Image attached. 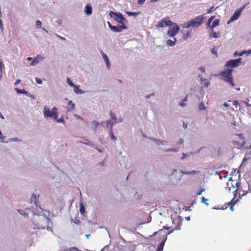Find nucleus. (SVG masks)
Here are the masks:
<instances>
[{
  "instance_id": "f257e3e1",
  "label": "nucleus",
  "mask_w": 251,
  "mask_h": 251,
  "mask_svg": "<svg viewBox=\"0 0 251 251\" xmlns=\"http://www.w3.org/2000/svg\"><path fill=\"white\" fill-rule=\"evenodd\" d=\"M173 223L174 224H177L176 226H175L172 230L169 232L165 231V229L169 230L170 226H164L162 229L159 230L157 232H154L153 235L158 234L160 236L159 240L166 241L167 239V235L173 232L175 230H180L182 226V221L179 219H176L173 220Z\"/></svg>"
},
{
  "instance_id": "f03ea898",
  "label": "nucleus",
  "mask_w": 251,
  "mask_h": 251,
  "mask_svg": "<svg viewBox=\"0 0 251 251\" xmlns=\"http://www.w3.org/2000/svg\"><path fill=\"white\" fill-rule=\"evenodd\" d=\"M203 15H199L194 19L189 20L183 24L182 25V27L183 28H189L190 27H198L203 23Z\"/></svg>"
},
{
  "instance_id": "7ed1b4c3",
  "label": "nucleus",
  "mask_w": 251,
  "mask_h": 251,
  "mask_svg": "<svg viewBox=\"0 0 251 251\" xmlns=\"http://www.w3.org/2000/svg\"><path fill=\"white\" fill-rule=\"evenodd\" d=\"M245 141L246 140L243 134H235L232 143L234 148L240 149L245 146Z\"/></svg>"
},
{
  "instance_id": "20e7f679",
  "label": "nucleus",
  "mask_w": 251,
  "mask_h": 251,
  "mask_svg": "<svg viewBox=\"0 0 251 251\" xmlns=\"http://www.w3.org/2000/svg\"><path fill=\"white\" fill-rule=\"evenodd\" d=\"M232 71L231 69H227L226 70L222 72L220 75L225 81L233 86L235 84L232 77Z\"/></svg>"
},
{
  "instance_id": "39448f33",
  "label": "nucleus",
  "mask_w": 251,
  "mask_h": 251,
  "mask_svg": "<svg viewBox=\"0 0 251 251\" xmlns=\"http://www.w3.org/2000/svg\"><path fill=\"white\" fill-rule=\"evenodd\" d=\"M43 114L45 118H53L54 120H57L58 118L57 109L55 107H54L50 111L49 107L45 106L44 107Z\"/></svg>"
},
{
  "instance_id": "423d86ee",
  "label": "nucleus",
  "mask_w": 251,
  "mask_h": 251,
  "mask_svg": "<svg viewBox=\"0 0 251 251\" xmlns=\"http://www.w3.org/2000/svg\"><path fill=\"white\" fill-rule=\"evenodd\" d=\"M109 15L111 18H113L116 21L120 24H123L124 23V21H126L125 18L120 12L116 13L114 12L110 11L109 13Z\"/></svg>"
},
{
  "instance_id": "0eeeda50",
  "label": "nucleus",
  "mask_w": 251,
  "mask_h": 251,
  "mask_svg": "<svg viewBox=\"0 0 251 251\" xmlns=\"http://www.w3.org/2000/svg\"><path fill=\"white\" fill-rule=\"evenodd\" d=\"M173 22L170 20V18L168 17L164 18L161 21H160L157 25V27H164L168 26L171 25L173 24Z\"/></svg>"
},
{
  "instance_id": "6e6552de",
  "label": "nucleus",
  "mask_w": 251,
  "mask_h": 251,
  "mask_svg": "<svg viewBox=\"0 0 251 251\" xmlns=\"http://www.w3.org/2000/svg\"><path fill=\"white\" fill-rule=\"evenodd\" d=\"M241 60V58H239L238 59H235V60H230L229 61H228L226 64V66L227 68L228 67H236L238 66V63L240 62Z\"/></svg>"
},
{
  "instance_id": "1a4fd4ad",
  "label": "nucleus",
  "mask_w": 251,
  "mask_h": 251,
  "mask_svg": "<svg viewBox=\"0 0 251 251\" xmlns=\"http://www.w3.org/2000/svg\"><path fill=\"white\" fill-rule=\"evenodd\" d=\"M121 24L122 25L119 26H111V30L115 32H119L122 31L123 29L127 28V27L125 25L124 23Z\"/></svg>"
},
{
  "instance_id": "9d476101",
  "label": "nucleus",
  "mask_w": 251,
  "mask_h": 251,
  "mask_svg": "<svg viewBox=\"0 0 251 251\" xmlns=\"http://www.w3.org/2000/svg\"><path fill=\"white\" fill-rule=\"evenodd\" d=\"M179 30V26L176 25V27L168 30V35L170 37H174L177 34Z\"/></svg>"
},
{
  "instance_id": "9b49d317",
  "label": "nucleus",
  "mask_w": 251,
  "mask_h": 251,
  "mask_svg": "<svg viewBox=\"0 0 251 251\" xmlns=\"http://www.w3.org/2000/svg\"><path fill=\"white\" fill-rule=\"evenodd\" d=\"M49 222V220L47 218L43 217V219L41 222V223H38V226L39 228H45L47 224Z\"/></svg>"
},
{
  "instance_id": "f8f14e48",
  "label": "nucleus",
  "mask_w": 251,
  "mask_h": 251,
  "mask_svg": "<svg viewBox=\"0 0 251 251\" xmlns=\"http://www.w3.org/2000/svg\"><path fill=\"white\" fill-rule=\"evenodd\" d=\"M245 8V6L241 8L240 10H237L235 11L233 15L230 18V21H233L238 18L239 16L241 15L242 10Z\"/></svg>"
},
{
  "instance_id": "ddd939ff",
  "label": "nucleus",
  "mask_w": 251,
  "mask_h": 251,
  "mask_svg": "<svg viewBox=\"0 0 251 251\" xmlns=\"http://www.w3.org/2000/svg\"><path fill=\"white\" fill-rule=\"evenodd\" d=\"M101 53H102V58H103L104 62L106 63V66H107L108 69H109V68H110V62L109 61L108 58L107 56L105 53H104L102 52V51H101Z\"/></svg>"
},
{
  "instance_id": "4468645a",
  "label": "nucleus",
  "mask_w": 251,
  "mask_h": 251,
  "mask_svg": "<svg viewBox=\"0 0 251 251\" xmlns=\"http://www.w3.org/2000/svg\"><path fill=\"white\" fill-rule=\"evenodd\" d=\"M68 111H72L75 109V105L72 100H69L67 106Z\"/></svg>"
},
{
  "instance_id": "2eb2a0df",
  "label": "nucleus",
  "mask_w": 251,
  "mask_h": 251,
  "mask_svg": "<svg viewBox=\"0 0 251 251\" xmlns=\"http://www.w3.org/2000/svg\"><path fill=\"white\" fill-rule=\"evenodd\" d=\"M85 12L87 15H91L92 13V8L90 5H87L85 7Z\"/></svg>"
},
{
  "instance_id": "dca6fc26",
  "label": "nucleus",
  "mask_w": 251,
  "mask_h": 251,
  "mask_svg": "<svg viewBox=\"0 0 251 251\" xmlns=\"http://www.w3.org/2000/svg\"><path fill=\"white\" fill-rule=\"evenodd\" d=\"M220 21L219 19H216L214 20L211 25L210 26V29L212 30L214 28L218 25H219Z\"/></svg>"
},
{
  "instance_id": "f3484780",
  "label": "nucleus",
  "mask_w": 251,
  "mask_h": 251,
  "mask_svg": "<svg viewBox=\"0 0 251 251\" xmlns=\"http://www.w3.org/2000/svg\"><path fill=\"white\" fill-rule=\"evenodd\" d=\"M79 210L81 214L84 215L85 213V209L82 203H80Z\"/></svg>"
},
{
  "instance_id": "a211bd4d",
  "label": "nucleus",
  "mask_w": 251,
  "mask_h": 251,
  "mask_svg": "<svg viewBox=\"0 0 251 251\" xmlns=\"http://www.w3.org/2000/svg\"><path fill=\"white\" fill-rule=\"evenodd\" d=\"M34 202L35 204L37 206V198L35 194H32L31 198H30V202Z\"/></svg>"
},
{
  "instance_id": "6ab92c4d",
  "label": "nucleus",
  "mask_w": 251,
  "mask_h": 251,
  "mask_svg": "<svg viewBox=\"0 0 251 251\" xmlns=\"http://www.w3.org/2000/svg\"><path fill=\"white\" fill-rule=\"evenodd\" d=\"M15 91L18 94H27V92L23 89H20L17 88H15Z\"/></svg>"
},
{
  "instance_id": "aec40b11",
  "label": "nucleus",
  "mask_w": 251,
  "mask_h": 251,
  "mask_svg": "<svg viewBox=\"0 0 251 251\" xmlns=\"http://www.w3.org/2000/svg\"><path fill=\"white\" fill-rule=\"evenodd\" d=\"M220 34V32L216 33L214 31H212L210 34V38H217L219 37V35Z\"/></svg>"
},
{
  "instance_id": "412c9836",
  "label": "nucleus",
  "mask_w": 251,
  "mask_h": 251,
  "mask_svg": "<svg viewBox=\"0 0 251 251\" xmlns=\"http://www.w3.org/2000/svg\"><path fill=\"white\" fill-rule=\"evenodd\" d=\"M165 242V241H160V243L159 244L157 251H162L163 250Z\"/></svg>"
},
{
  "instance_id": "4be33fe9",
  "label": "nucleus",
  "mask_w": 251,
  "mask_h": 251,
  "mask_svg": "<svg viewBox=\"0 0 251 251\" xmlns=\"http://www.w3.org/2000/svg\"><path fill=\"white\" fill-rule=\"evenodd\" d=\"M73 87H74V92L75 93H76V94L82 93V90L79 88L78 86H76L75 85V86H74Z\"/></svg>"
},
{
  "instance_id": "5701e85b",
  "label": "nucleus",
  "mask_w": 251,
  "mask_h": 251,
  "mask_svg": "<svg viewBox=\"0 0 251 251\" xmlns=\"http://www.w3.org/2000/svg\"><path fill=\"white\" fill-rule=\"evenodd\" d=\"M176 41V39L175 38V41H173L172 40H168L167 41V44L171 47H172L175 45V42Z\"/></svg>"
},
{
  "instance_id": "b1692460",
  "label": "nucleus",
  "mask_w": 251,
  "mask_h": 251,
  "mask_svg": "<svg viewBox=\"0 0 251 251\" xmlns=\"http://www.w3.org/2000/svg\"><path fill=\"white\" fill-rule=\"evenodd\" d=\"M215 18V16H212L211 17H210L208 19V21L206 23V25L210 27V26L211 25V23L212 21Z\"/></svg>"
},
{
  "instance_id": "393cba45",
  "label": "nucleus",
  "mask_w": 251,
  "mask_h": 251,
  "mask_svg": "<svg viewBox=\"0 0 251 251\" xmlns=\"http://www.w3.org/2000/svg\"><path fill=\"white\" fill-rule=\"evenodd\" d=\"M4 66L1 61V60H0V79H1L2 77V73L3 69L4 68Z\"/></svg>"
},
{
  "instance_id": "a878e982",
  "label": "nucleus",
  "mask_w": 251,
  "mask_h": 251,
  "mask_svg": "<svg viewBox=\"0 0 251 251\" xmlns=\"http://www.w3.org/2000/svg\"><path fill=\"white\" fill-rule=\"evenodd\" d=\"M199 173H200V172L199 171L193 170V171H192L191 172H183V174H185V175H190V174H196Z\"/></svg>"
},
{
  "instance_id": "bb28decb",
  "label": "nucleus",
  "mask_w": 251,
  "mask_h": 251,
  "mask_svg": "<svg viewBox=\"0 0 251 251\" xmlns=\"http://www.w3.org/2000/svg\"><path fill=\"white\" fill-rule=\"evenodd\" d=\"M113 123H112L111 124V132H110V136L111 137V138L114 140V141H116L117 140V138L114 135L112 131V126H113Z\"/></svg>"
},
{
  "instance_id": "cd10ccee",
  "label": "nucleus",
  "mask_w": 251,
  "mask_h": 251,
  "mask_svg": "<svg viewBox=\"0 0 251 251\" xmlns=\"http://www.w3.org/2000/svg\"><path fill=\"white\" fill-rule=\"evenodd\" d=\"M140 13V12H126V14L129 16H134L136 17Z\"/></svg>"
},
{
  "instance_id": "c85d7f7f",
  "label": "nucleus",
  "mask_w": 251,
  "mask_h": 251,
  "mask_svg": "<svg viewBox=\"0 0 251 251\" xmlns=\"http://www.w3.org/2000/svg\"><path fill=\"white\" fill-rule=\"evenodd\" d=\"M199 109L200 110H205L206 109V107L205 106L203 102H201L200 103H199Z\"/></svg>"
},
{
  "instance_id": "c756f323",
  "label": "nucleus",
  "mask_w": 251,
  "mask_h": 251,
  "mask_svg": "<svg viewBox=\"0 0 251 251\" xmlns=\"http://www.w3.org/2000/svg\"><path fill=\"white\" fill-rule=\"evenodd\" d=\"M110 115L112 120H114V123H116V121H117V119L116 118L115 114L112 113L111 111H110Z\"/></svg>"
},
{
  "instance_id": "7c9ffc66",
  "label": "nucleus",
  "mask_w": 251,
  "mask_h": 251,
  "mask_svg": "<svg viewBox=\"0 0 251 251\" xmlns=\"http://www.w3.org/2000/svg\"><path fill=\"white\" fill-rule=\"evenodd\" d=\"M67 82L71 87H73L74 86H75V85L72 82L69 78H67Z\"/></svg>"
},
{
  "instance_id": "2f4dec72",
  "label": "nucleus",
  "mask_w": 251,
  "mask_h": 251,
  "mask_svg": "<svg viewBox=\"0 0 251 251\" xmlns=\"http://www.w3.org/2000/svg\"><path fill=\"white\" fill-rule=\"evenodd\" d=\"M38 62H39V60H38V57L35 58L33 59L32 62L30 63V65L34 66L35 64H37L38 63Z\"/></svg>"
},
{
  "instance_id": "473e14b6",
  "label": "nucleus",
  "mask_w": 251,
  "mask_h": 251,
  "mask_svg": "<svg viewBox=\"0 0 251 251\" xmlns=\"http://www.w3.org/2000/svg\"><path fill=\"white\" fill-rule=\"evenodd\" d=\"M201 202H203V203L205 204L206 205H208L209 204L208 203H207L206 201H208V200L206 198H205L204 197H202L201 198Z\"/></svg>"
},
{
  "instance_id": "72a5a7b5",
  "label": "nucleus",
  "mask_w": 251,
  "mask_h": 251,
  "mask_svg": "<svg viewBox=\"0 0 251 251\" xmlns=\"http://www.w3.org/2000/svg\"><path fill=\"white\" fill-rule=\"evenodd\" d=\"M211 52L212 54L216 55V56H218L217 51L215 48H213L211 49Z\"/></svg>"
},
{
  "instance_id": "f704fd0d",
  "label": "nucleus",
  "mask_w": 251,
  "mask_h": 251,
  "mask_svg": "<svg viewBox=\"0 0 251 251\" xmlns=\"http://www.w3.org/2000/svg\"><path fill=\"white\" fill-rule=\"evenodd\" d=\"M41 22L40 21L38 20L36 22V25L38 28H40L41 25Z\"/></svg>"
},
{
  "instance_id": "c9c22d12",
  "label": "nucleus",
  "mask_w": 251,
  "mask_h": 251,
  "mask_svg": "<svg viewBox=\"0 0 251 251\" xmlns=\"http://www.w3.org/2000/svg\"><path fill=\"white\" fill-rule=\"evenodd\" d=\"M204 191H205L204 188L201 189L197 192V195H201V194L202 192H204Z\"/></svg>"
},
{
  "instance_id": "e433bc0d",
  "label": "nucleus",
  "mask_w": 251,
  "mask_h": 251,
  "mask_svg": "<svg viewBox=\"0 0 251 251\" xmlns=\"http://www.w3.org/2000/svg\"><path fill=\"white\" fill-rule=\"evenodd\" d=\"M4 136L2 135L1 131H0V141L1 142H3V140H4Z\"/></svg>"
},
{
  "instance_id": "4c0bfd02",
  "label": "nucleus",
  "mask_w": 251,
  "mask_h": 251,
  "mask_svg": "<svg viewBox=\"0 0 251 251\" xmlns=\"http://www.w3.org/2000/svg\"><path fill=\"white\" fill-rule=\"evenodd\" d=\"M146 0H138L137 3L138 4H143Z\"/></svg>"
},
{
  "instance_id": "58836bf2",
  "label": "nucleus",
  "mask_w": 251,
  "mask_h": 251,
  "mask_svg": "<svg viewBox=\"0 0 251 251\" xmlns=\"http://www.w3.org/2000/svg\"><path fill=\"white\" fill-rule=\"evenodd\" d=\"M36 81L37 83L38 84H42V80L40 79V78H38L37 77H36Z\"/></svg>"
},
{
  "instance_id": "ea45409f",
  "label": "nucleus",
  "mask_w": 251,
  "mask_h": 251,
  "mask_svg": "<svg viewBox=\"0 0 251 251\" xmlns=\"http://www.w3.org/2000/svg\"><path fill=\"white\" fill-rule=\"evenodd\" d=\"M93 123L94 124H95V128H96L98 127V126L99 125V122H97V121H94L93 122Z\"/></svg>"
},
{
  "instance_id": "a19ab883",
  "label": "nucleus",
  "mask_w": 251,
  "mask_h": 251,
  "mask_svg": "<svg viewBox=\"0 0 251 251\" xmlns=\"http://www.w3.org/2000/svg\"><path fill=\"white\" fill-rule=\"evenodd\" d=\"M199 69L202 73L205 72V69L203 67H199Z\"/></svg>"
},
{
  "instance_id": "79ce46f5",
  "label": "nucleus",
  "mask_w": 251,
  "mask_h": 251,
  "mask_svg": "<svg viewBox=\"0 0 251 251\" xmlns=\"http://www.w3.org/2000/svg\"><path fill=\"white\" fill-rule=\"evenodd\" d=\"M213 8H214V7H213H213H211L210 8H209V9H208V10H207V13H211V12L213 11Z\"/></svg>"
},
{
  "instance_id": "37998d69",
  "label": "nucleus",
  "mask_w": 251,
  "mask_h": 251,
  "mask_svg": "<svg viewBox=\"0 0 251 251\" xmlns=\"http://www.w3.org/2000/svg\"><path fill=\"white\" fill-rule=\"evenodd\" d=\"M183 139H180L178 140V143H178V145H180L182 144H183Z\"/></svg>"
},
{
  "instance_id": "c03bdc74",
  "label": "nucleus",
  "mask_w": 251,
  "mask_h": 251,
  "mask_svg": "<svg viewBox=\"0 0 251 251\" xmlns=\"http://www.w3.org/2000/svg\"><path fill=\"white\" fill-rule=\"evenodd\" d=\"M233 104L234 105H235V106H237V104H239L238 101H237V100H234L233 101Z\"/></svg>"
},
{
  "instance_id": "a18cd8bd",
  "label": "nucleus",
  "mask_w": 251,
  "mask_h": 251,
  "mask_svg": "<svg viewBox=\"0 0 251 251\" xmlns=\"http://www.w3.org/2000/svg\"><path fill=\"white\" fill-rule=\"evenodd\" d=\"M166 151H176L177 150H175V149H169L168 150H167Z\"/></svg>"
},
{
  "instance_id": "49530a36",
  "label": "nucleus",
  "mask_w": 251,
  "mask_h": 251,
  "mask_svg": "<svg viewBox=\"0 0 251 251\" xmlns=\"http://www.w3.org/2000/svg\"><path fill=\"white\" fill-rule=\"evenodd\" d=\"M59 123H64L65 122L64 120L62 119H58V120H56Z\"/></svg>"
},
{
  "instance_id": "de8ad7c7",
  "label": "nucleus",
  "mask_w": 251,
  "mask_h": 251,
  "mask_svg": "<svg viewBox=\"0 0 251 251\" xmlns=\"http://www.w3.org/2000/svg\"><path fill=\"white\" fill-rule=\"evenodd\" d=\"M179 105L181 106H184L186 105V104L185 103L184 101H182V102H180Z\"/></svg>"
},
{
  "instance_id": "09e8293b",
  "label": "nucleus",
  "mask_w": 251,
  "mask_h": 251,
  "mask_svg": "<svg viewBox=\"0 0 251 251\" xmlns=\"http://www.w3.org/2000/svg\"><path fill=\"white\" fill-rule=\"evenodd\" d=\"M21 82V80L20 79H18L15 83H14V85L16 86L18 84H19L20 82Z\"/></svg>"
},
{
  "instance_id": "8fccbe9b",
  "label": "nucleus",
  "mask_w": 251,
  "mask_h": 251,
  "mask_svg": "<svg viewBox=\"0 0 251 251\" xmlns=\"http://www.w3.org/2000/svg\"><path fill=\"white\" fill-rule=\"evenodd\" d=\"M183 126L184 128H186L187 127V124H186L185 123H183Z\"/></svg>"
},
{
  "instance_id": "3c124183",
  "label": "nucleus",
  "mask_w": 251,
  "mask_h": 251,
  "mask_svg": "<svg viewBox=\"0 0 251 251\" xmlns=\"http://www.w3.org/2000/svg\"><path fill=\"white\" fill-rule=\"evenodd\" d=\"M108 25L109 27L110 28V29H111V26H113V25H112L109 22H108Z\"/></svg>"
},
{
  "instance_id": "603ef678",
  "label": "nucleus",
  "mask_w": 251,
  "mask_h": 251,
  "mask_svg": "<svg viewBox=\"0 0 251 251\" xmlns=\"http://www.w3.org/2000/svg\"><path fill=\"white\" fill-rule=\"evenodd\" d=\"M0 118H1V119H4V117L2 115V114H1V113L0 112Z\"/></svg>"
},
{
  "instance_id": "864d4df0",
  "label": "nucleus",
  "mask_w": 251,
  "mask_h": 251,
  "mask_svg": "<svg viewBox=\"0 0 251 251\" xmlns=\"http://www.w3.org/2000/svg\"><path fill=\"white\" fill-rule=\"evenodd\" d=\"M189 36V32H188L187 33V35H186V36L184 37V39H187L188 37Z\"/></svg>"
},
{
  "instance_id": "5fc2aeb1",
  "label": "nucleus",
  "mask_w": 251,
  "mask_h": 251,
  "mask_svg": "<svg viewBox=\"0 0 251 251\" xmlns=\"http://www.w3.org/2000/svg\"><path fill=\"white\" fill-rule=\"evenodd\" d=\"M27 60H29V61H30V60H32V58L30 57H28V58H27Z\"/></svg>"
},
{
  "instance_id": "6e6d98bb",
  "label": "nucleus",
  "mask_w": 251,
  "mask_h": 251,
  "mask_svg": "<svg viewBox=\"0 0 251 251\" xmlns=\"http://www.w3.org/2000/svg\"><path fill=\"white\" fill-rule=\"evenodd\" d=\"M110 121H107L106 122V126H107L110 124Z\"/></svg>"
},
{
  "instance_id": "4d7b16f0",
  "label": "nucleus",
  "mask_w": 251,
  "mask_h": 251,
  "mask_svg": "<svg viewBox=\"0 0 251 251\" xmlns=\"http://www.w3.org/2000/svg\"><path fill=\"white\" fill-rule=\"evenodd\" d=\"M59 37L62 40H65V38L64 37H61V36H59Z\"/></svg>"
},
{
  "instance_id": "13d9d810",
  "label": "nucleus",
  "mask_w": 251,
  "mask_h": 251,
  "mask_svg": "<svg viewBox=\"0 0 251 251\" xmlns=\"http://www.w3.org/2000/svg\"><path fill=\"white\" fill-rule=\"evenodd\" d=\"M187 96H186V97L182 100V101H185L187 100Z\"/></svg>"
},
{
  "instance_id": "bf43d9fd",
  "label": "nucleus",
  "mask_w": 251,
  "mask_h": 251,
  "mask_svg": "<svg viewBox=\"0 0 251 251\" xmlns=\"http://www.w3.org/2000/svg\"><path fill=\"white\" fill-rule=\"evenodd\" d=\"M76 117L78 119L82 120V118H81L80 116L77 115Z\"/></svg>"
},
{
  "instance_id": "052dcab7",
  "label": "nucleus",
  "mask_w": 251,
  "mask_h": 251,
  "mask_svg": "<svg viewBox=\"0 0 251 251\" xmlns=\"http://www.w3.org/2000/svg\"><path fill=\"white\" fill-rule=\"evenodd\" d=\"M186 156V154L185 153L183 154V157L181 158L182 159H184L185 158V156Z\"/></svg>"
},
{
  "instance_id": "680f3d73",
  "label": "nucleus",
  "mask_w": 251,
  "mask_h": 251,
  "mask_svg": "<svg viewBox=\"0 0 251 251\" xmlns=\"http://www.w3.org/2000/svg\"><path fill=\"white\" fill-rule=\"evenodd\" d=\"M157 1H158V0H151V1H152V2H156Z\"/></svg>"
},
{
  "instance_id": "e2e57ef3",
  "label": "nucleus",
  "mask_w": 251,
  "mask_h": 251,
  "mask_svg": "<svg viewBox=\"0 0 251 251\" xmlns=\"http://www.w3.org/2000/svg\"><path fill=\"white\" fill-rule=\"evenodd\" d=\"M150 97H151V95H148V96L146 97V98H147V99H149V98H150Z\"/></svg>"
},
{
  "instance_id": "0e129e2a",
  "label": "nucleus",
  "mask_w": 251,
  "mask_h": 251,
  "mask_svg": "<svg viewBox=\"0 0 251 251\" xmlns=\"http://www.w3.org/2000/svg\"><path fill=\"white\" fill-rule=\"evenodd\" d=\"M224 105H225L226 107L228 106V104H227L226 103H225L224 104Z\"/></svg>"
},
{
  "instance_id": "69168bd1",
  "label": "nucleus",
  "mask_w": 251,
  "mask_h": 251,
  "mask_svg": "<svg viewBox=\"0 0 251 251\" xmlns=\"http://www.w3.org/2000/svg\"><path fill=\"white\" fill-rule=\"evenodd\" d=\"M246 194V193L245 192H244L242 194V195H243H243H245Z\"/></svg>"
},
{
  "instance_id": "338daca9",
  "label": "nucleus",
  "mask_w": 251,
  "mask_h": 251,
  "mask_svg": "<svg viewBox=\"0 0 251 251\" xmlns=\"http://www.w3.org/2000/svg\"><path fill=\"white\" fill-rule=\"evenodd\" d=\"M13 141H17V138H14V139H13Z\"/></svg>"
},
{
  "instance_id": "774afa93",
  "label": "nucleus",
  "mask_w": 251,
  "mask_h": 251,
  "mask_svg": "<svg viewBox=\"0 0 251 251\" xmlns=\"http://www.w3.org/2000/svg\"><path fill=\"white\" fill-rule=\"evenodd\" d=\"M242 54H243V53H241L239 54V55L241 56V55H242Z\"/></svg>"
}]
</instances>
